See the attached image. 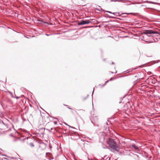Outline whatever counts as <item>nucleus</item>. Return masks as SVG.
Segmentation results:
<instances>
[{
  "instance_id": "nucleus-1",
  "label": "nucleus",
  "mask_w": 160,
  "mask_h": 160,
  "mask_svg": "<svg viewBox=\"0 0 160 160\" xmlns=\"http://www.w3.org/2000/svg\"><path fill=\"white\" fill-rule=\"evenodd\" d=\"M107 143L109 145V147L112 149L117 151H119L120 148L113 139L111 138L109 139L107 141Z\"/></svg>"
},
{
  "instance_id": "nucleus-2",
  "label": "nucleus",
  "mask_w": 160,
  "mask_h": 160,
  "mask_svg": "<svg viewBox=\"0 0 160 160\" xmlns=\"http://www.w3.org/2000/svg\"><path fill=\"white\" fill-rule=\"evenodd\" d=\"M91 22V21L88 20H82L80 22H78V25H82L89 23Z\"/></svg>"
},
{
  "instance_id": "nucleus-3",
  "label": "nucleus",
  "mask_w": 160,
  "mask_h": 160,
  "mask_svg": "<svg viewBox=\"0 0 160 160\" xmlns=\"http://www.w3.org/2000/svg\"><path fill=\"white\" fill-rule=\"evenodd\" d=\"M146 33L147 34H158V32L155 31H152V30H148L146 31Z\"/></svg>"
},
{
  "instance_id": "nucleus-4",
  "label": "nucleus",
  "mask_w": 160,
  "mask_h": 160,
  "mask_svg": "<svg viewBox=\"0 0 160 160\" xmlns=\"http://www.w3.org/2000/svg\"><path fill=\"white\" fill-rule=\"evenodd\" d=\"M132 146L135 150H138V148L134 144L132 145Z\"/></svg>"
},
{
  "instance_id": "nucleus-5",
  "label": "nucleus",
  "mask_w": 160,
  "mask_h": 160,
  "mask_svg": "<svg viewBox=\"0 0 160 160\" xmlns=\"http://www.w3.org/2000/svg\"><path fill=\"white\" fill-rule=\"evenodd\" d=\"M69 109H71L72 110L71 111V112H72V114H73L74 112H76V111L75 110L73 109L72 108H68Z\"/></svg>"
},
{
  "instance_id": "nucleus-6",
  "label": "nucleus",
  "mask_w": 160,
  "mask_h": 160,
  "mask_svg": "<svg viewBox=\"0 0 160 160\" xmlns=\"http://www.w3.org/2000/svg\"><path fill=\"white\" fill-rule=\"evenodd\" d=\"M29 145L31 147H33L34 146L33 144L32 143H30L29 144Z\"/></svg>"
},
{
  "instance_id": "nucleus-7",
  "label": "nucleus",
  "mask_w": 160,
  "mask_h": 160,
  "mask_svg": "<svg viewBox=\"0 0 160 160\" xmlns=\"http://www.w3.org/2000/svg\"><path fill=\"white\" fill-rule=\"evenodd\" d=\"M54 123H55V124H56V122H54Z\"/></svg>"
},
{
  "instance_id": "nucleus-8",
  "label": "nucleus",
  "mask_w": 160,
  "mask_h": 160,
  "mask_svg": "<svg viewBox=\"0 0 160 160\" xmlns=\"http://www.w3.org/2000/svg\"><path fill=\"white\" fill-rule=\"evenodd\" d=\"M108 12H109V13H111V12H109V11H108Z\"/></svg>"
}]
</instances>
